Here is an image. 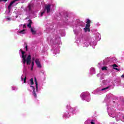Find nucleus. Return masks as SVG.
I'll return each mask as SVG.
<instances>
[{"instance_id": "obj_13", "label": "nucleus", "mask_w": 124, "mask_h": 124, "mask_svg": "<svg viewBox=\"0 0 124 124\" xmlns=\"http://www.w3.org/2000/svg\"><path fill=\"white\" fill-rule=\"evenodd\" d=\"M16 33L18 35H21V36H22L23 34H25V33H26V30H25V29H19L18 31H17Z\"/></svg>"}, {"instance_id": "obj_35", "label": "nucleus", "mask_w": 124, "mask_h": 124, "mask_svg": "<svg viewBox=\"0 0 124 124\" xmlns=\"http://www.w3.org/2000/svg\"><path fill=\"white\" fill-rule=\"evenodd\" d=\"M19 27H20V28H21V27H23V25H19Z\"/></svg>"}, {"instance_id": "obj_34", "label": "nucleus", "mask_w": 124, "mask_h": 124, "mask_svg": "<svg viewBox=\"0 0 124 124\" xmlns=\"http://www.w3.org/2000/svg\"><path fill=\"white\" fill-rule=\"evenodd\" d=\"M91 124H94V122L92 121V122H91Z\"/></svg>"}, {"instance_id": "obj_24", "label": "nucleus", "mask_w": 124, "mask_h": 124, "mask_svg": "<svg viewBox=\"0 0 124 124\" xmlns=\"http://www.w3.org/2000/svg\"><path fill=\"white\" fill-rule=\"evenodd\" d=\"M12 90L13 91H17L18 88L16 86H12Z\"/></svg>"}, {"instance_id": "obj_8", "label": "nucleus", "mask_w": 124, "mask_h": 124, "mask_svg": "<svg viewBox=\"0 0 124 124\" xmlns=\"http://www.w3.org/2000/svg\"><path fill=\"white\" fill-rule=\"evenodd\" d=\"M34 79H35V88H34L33 86L30 85L29 87H28V90H29L30 92H31V90L32 91H32V94L35 98H36V97H37V93H39L41 89L38 86V84L37 83V81H36V78H35Z\"/></svg>"}, {"instance_id": "obj_36", "label": "nucleus", "mask_w": 124, "mask_h": 124, "mask_svg": "<svg viewBox=\"0 0 124 124\" xmlns=\"http://www.w3.org/2000/svg\"><path fill=\"white\" fill-rule=\"evenodd\" d=\"M115 103V101H113V103Z\"/></svg>"}, {"instance_id": "obj_19", "label": "nucleus", "mask_w": 124, "mask_h": 124, "mask_svg": "<svg viewBox=\"0 0 124 124\" xmlns=\"http://www.w3.org/2000/svg\"><path fill=\"white\" fill-rule=\"evenodd\" d=\"M109 61H110V59L109 58H107V59L103 61L104 65H106V64H108V62H109Z\"/></svg>"}, {"instance_id": "obj_29", "label": "nucleus", "mask_w": 124, "mask_h": 124, "mask_svg": "<svg viewBox=\"0 0 124 124\" xmlns=\"http://www.w3.org/2000/svg\"><path fill=\"white\" fill-rule=\"evenodd\" d=\"M60 34L62 35V36H65V34H64L63 33H62V32H60Z\"/></svg>"}, {"instance_id": "obj_15", "label": "nucleus", "mask_w": 124, "mask_h": 124, "mask_svg": "<svg viewBox=\"0 0 124 124\" xmlns=\"http://www.w3.org/2000/svg\"><path fill=\"white\" fill-rule=\"evenodd\" d=\"M97 77H100V80H102L104 79V74L103 73H99L97 75Z\"/></svg>"}, {"instance_id": "obj_4", "label": "nucleus", "mask_w": 124, "mask_h": 124, "mask_svg": "<svg viewBox=\"0 0 124 124\" xmlns=\"http://www.w3.org/2000/svg\"><path fill=\"white\" fill-rule=\"evenodd\" d=\"M19 55L22 58V63L23 64V72L26 73L27 69L28 68L27 65H30V67H29V69L32 71L33 70V65H34V62H31V55H28V56L26 54V52L23 51L22 49L19 50Z\"/></svg>"}, {"instance_id": "obj_9", "label": "nucleus", "mask_w": 124, "mask_h": 124, "mask_svg": "<svg viewBox=\"0 0 124 124\" xmlns=\"http://www.w3.org/2000/svg\"><path fill=\"white\" fill-rule=\"evenodd\" d=\"M66 108L68 109V111L66 112H64L63 114V118L67 119V118H69L71 116L72 113H77L78 112V109L76 108H72L70 106V105H68L66 106Z\"/></svg>"}, {"instance_id": "obj_23", "label": "nucleus", "mask_w": 124, "mask_h": 124, "mask_svg": "<svg viewBox=\"0 0 124 124\" xmlns=\"http://www.w3.org/2000/svg\"><path fill=\"white\" fill-rule=\"evenodd\" d=\"M110 61L112 62H117V59L115 57H113L110 59Z\"/></svg>"}, {"instance_id": "obj_28", "label": "nucleus", "mask_w": 124, "mask_h": 124, "mask_svg": "<svg viewBox=\"0 0 124 124\" xmlns=\"http://www.w3.org/2000/svg\"><path fill=\"white\" fill-rule=\"evenodd\" d=\"M112 66L114 68H115V67H118V65H117L116 64H114Z\"/></svg>"}, {"instance_id": "obj_5", "label": "nucleus", "mask_w": 124, "mask_h": 124, "mask_svg": "<svg viewBox=\"0 0 124 124\" xmlns=\"http://www.w3.org/2000/svg\"><path fill=\"white\" fill-rule=\"evenodd\" d=\"M100 40V34L98 32H96L94 38L93 39L91 36H85L82 41V43L83 44V47H89V46H91L93 47V49L95 48L96 46V41Z\"/></svg>"}, {"instance_id": "obj_25", "label": "nucleus", "mask_w": 124, "mask_h": 124, "mask_svg": "<svg viewBox=\"0 0 124 124\" xmlns=\"http://www.w3.org/2000/svg\"><path fill=\"white\" fill-rule=\"evenodd\" d=\"M29 83L30 85H33V78H31L30 80Z\"/></svg>"}, {"instance_id": "obj_14", "label": "nucleus", "mask_w": 124, "mask_h": 124, "mask_svg": "<svg viewBox=\"0 0 124 124\" xmlns=\"http://www.w3.org/2000/svg\"><path fill=\"white\" fill-rule=\"evenodd\" d=\"M35 62L38 68H41L42 67V66L41 65V63H40V61H39V59H36L35 60Z\"/></svg>"}, {"instance_id": "obj_16", "label": "nucleus", "mask_w": 124, "mask_h": 124, "mask_svg": "<svg viewBox=\"0 0 124 124\" xmlns=\"http://www.w3.org/2000/svg\"><path fill=\"white\" fill-rule=\"evenodd\" d=\"M53 26H50V27L49 28H46V32H48L49 31H50V32H52V31H54V30L53 29Z\"/></svg>"}, {"instance_id": "obj_33", "label": "nucleus", "mask_w": 124, "mask_h": 124, "mask_svg": "<svg viewBox=\"0 0 124 124\" xmlns=\"http://www.w3.org/2000/svg\"><path fill=\"white\" fill-rule=\"evenodd\" d=\"M1 0L3 1H7V0H0V1H1Z\"/></svg>"}, {"instance_id": "obj_26", "label": "nucleus", "mask_w": 124, "mask_h": 124, "mask_svg": "<svg viewBox=\"0 0 124 124\" xmlns=\"http://www.w3.org/2000/svg\"><path fill=\"white\" fill-rule=\"evenodd\" d=\"M108 68V67H107V66H103V67H102V70H107Z\"/></svg>"}, {"instance_id": "obj_21", "label": "nucleus", "mask_w": 124, "mask_h": 124, "mask_svg": "<svg viewBox=\"0 0 124 124\" xmlns=\"http://www.w3.org/2000/svg\"><path fill=\"white\" fill-rule=\"evenodd\" d=\"M28 22L29 24L27 25L28 28H31V24L32 23V22L31 20H29Z\"/></svg>"}, {"instance_id": "obj_18", "label": "nucleus", "mask_w": 124, "mask_h": 124, "mask_svg": "<svg viewBox=\"0 0 124 124\" xmlns=\"http://www.w3.org/2000/svg\"><path fill=\"white\" fill-rule=\"evenodd\" d=\"M21 81L22 82H24L25 83H26V81H27V77H26V75H23L21 76Z\"/></svg>"}, {"instance_id": "obj_20", "label": "nucleus", "mask_w": 124, "mask_h": 124, "mask_svg": "<svg viewBox=\"0 0 124 124\" xmlns=\"http://www.w3.org/2000/svg\"><path fill=\"white\" fill-rule=\"evenodd\" d=\"M31 32L33 34H35V33H36V30H35V28H31Z\"/></svg>"}, {"instance_id": "obj_22", "label": "nucleus", "mask_w": 124, "mask_h": 124, "mask_svg": "<svg viewBox=\"0 0 124 124\" xmlns=\"http://www.w3.org/2000/svg\"><path fill=\"white\" fill-rule=\"evenodd\" d=\"M44 14H45V11L44 10L42 11L40 13L39 17H42V16L44 15Z\"/></svg>"}, {"instance_id": "obj_7", "label": "nucleus", "mask_w": 124, "mask_h": 124, "mask_svg": "<svg viewBox=\"0 0 124 124\" xmlns=\"http://www.w3.org/2000/svg\"><path fill=\"white\" fill-rule=\"evenodd\" d=\"M16 1H18V0H14V1H12L8 5V10L5 12L6 15L5 16V21H6V22H9L12 20L13 21H15V20H16V18H18V16H16L15 18L10 17V15H11V13L10 12L11 6H12L13 4H14V5H16V4H18V2H16Z\"/></svg>"}, {"instance_id": "obj_17", "label": "nucleus", "mask_w": 124, "mask_h": 124, "mask_svg": "<svg viewBox=\"0 0 124 124\" xmlns=\"http://www.w3.org/2000/svg\"><path fill=\"white\" fill-rule=\"evenodd\" d=\"M90 73L92 75H93V74H95V69H94L93 67H92L90 69Z\"/></svg>"}, {"instance_id": "obj_30", "label": "nucleus", "mask_w": 124, "mask_h": 124, "mask_svg": "<svg viewBox=\"0 0 124 124\" xmlns=\"http://www.w3.org/2000/svg\"><path fill=\"white\" fill-rule=\"evenodd\" d=\"M23 27V29H26L27 28V24H24Z\"/></svg>"}, {"instance_id": "obj_32", "label": "nucleus", "mask_w": 124, "mask_h": 124, "mask_svg": "<svg viewBox=\"0 0 124 124\" xmlns=\"http://www.w3.org/2000/svg\"><path fill=\"white\" fill-rule=\"evenodd\" d=\"M113 69H115V70H117V71H119V69H118V68H113Z\"/></svg>"}, {"instance_id": "obj_31", "label": "nucleus", "mask_w": 124, "mask_h": 124, "mask_svg": "<svg viewBox=\"0 0 124 124\" xmlns=\"http://www.w3.org/2000/svg\"><path fill=\"white\" fill-rule=\"evenodd\" d=\"M25 49H26V51H28V46H26Z\"/></svg>"}, {"instance_id": "obj_6", "label": "nucleus", "mask_w": 124, "mask_h": 124, "mask_svg": "<svg viewBox=\"0 0 124 124\" xmlns=\"http://www.w3.org/2000/svg\"><path fill=\"white\" fill-rule=\"evenodd\" d=\"M102 85H104L106 86L107 85H109V86H108L105 88L100 87L97 88L96 90H94L93 93L94 94H102L104 93H106L108 90H109V88H110V86H112L113 85V81L110 79L108 80H103L102 81Z\"/></svg>"}, {"instance_id": "obj_3", "label": "nucleus", "mask_w": 124, "mask_h": 124, "mask_svg": "<svg viewBox=\"0 0 124 124\" xmlns=\"http://www.w3.org/2000/svg\"><path fill=\"white\" fill-rule=\"evenodd\" d=\"M47 41L50 45L52 46L51 52L54 55L60 54V45L62 44L61 42V38L56 34H52L47 38Z\"/></svg>"}, {"instance_id": "obj_1", "label": "nucleus", "mask_w": 124, "mask_h": 124, "mask_svg": "<svg viewBox=\"0 0 124 124\" xmlns=\"http://www.w3.org/2000/svg\"><path fill=\"white\" fill-rule=\"evenodd\" d=\"M87 24L85 27V23L81 20L78 19L76 21L75 25L73 26V31L76 35H81L84 31V32L91 31L90 27H91V20H87Z\"/></svg>"}, {"instance_id": "obj_11", "label": "nucleus", "mask_w": 124, "mask_h": 124, "mask_svg": "<svg viewBox=\"0 0 124 124\" xmlns=\"http://www.w3.org/2000/svg\"><path fill=\"white\" fill-rule=\"evenodd\" d=\"M82 100H86L87 102H89L91 100L90 93L89 92H83L80 95Z\"/></svg>"}, {"instance_id": "obj_27", "label": "nucleus", "mask_w": 124, "mask_h": 124, "mask_svg": "<svg viewBox=\"0 0 124 124\" xmlns=\"http://www.w3.org/2000/svg\"><path fill=\"white\" fill-rule=\"evenodd\" d=\"M63 21L64 23H67L66 21H67V18H66V17H64Z\"/></svg>"}, {"instance_id": "obj_12", "label": "nucleus", "mask_w": 124, "mask_h": 124, "mask_svg": "<svg viewBox=\"0 0 124 124\" xmlns=\"http://www.w3.org/2000/svg\"><path fill=\"white\" fill-rule=\"evenodd\" d=\"M51 8H54L55 7V5L53 4H46L45 5V9L44 11L45 12L46 11L47 14H49L51 12Z\"/></svg>"}, {"instance_id": "obj_2", "label": "nucleus", "mask_w": 124, "mask_h": 124, "mask_svg": "<svg viewBox=\"0 0 124 124\" xmlns=\"http://www.w3.org/2000/svg\"><path fill=\"white\" fill-rule=\"evenodd\" d=\"M110 94H108L105 99V101H106L108 115L111 118H115L117 122L120 120L124 121V115L121 112L117 113V112H116V108H112L111 104H110L109 101H110Z\"/></svg>"}, {"instance_id": "obj_37", "label": "nucleus", "mask_w": 124, "mask_h": 124, "mask_svg": "<svg viewBox=\"0 0 124 124\" xmlns=\"http://www.w3.org/2000/svg\"><path fill=\"white\" fill-rule=\"evenodd\" d=\"M123 103H124V102H123Z\"/></svg>"}, {"instance_id": "obj_10", "label": "nucleus", "mask_w": 124, "mask_h": 124, "mask_svg": "<svg viewBox=\"0 0 124 124\" xmlns=\"http://www.w3.org/2000/svg\"><path fill=\"white\" fill-rule=\"evenodd\" d=\"M21 10H24V12L26 13V15L33 14V3L32 2H31L29 4L28 6L25 8L21 7Z\"/></svg>"}]
</instances>
